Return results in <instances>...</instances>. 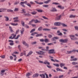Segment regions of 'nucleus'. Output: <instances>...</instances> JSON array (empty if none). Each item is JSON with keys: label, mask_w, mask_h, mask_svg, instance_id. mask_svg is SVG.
Listing matches in <instances>:
<instances>
[{"label": "nucleus", "mask_w": 78, "mask_h": 78, "mask_svg": "<svg viewBox=\"0 0 78 78\" xmlns=\"http://www.w3.org/2000/svg\"><path fill=\"white\" fill-rule=\"evenodd\" d=\"M42 17H43V19H48V18H47L45 16H43Z\"/></svg>", "instance_id": "338daca9"}, {"label": "nucleus", "mask_w": 78, "mask_h": 78, "mask_svg": "<svg viewBox=\"0 0 78 78\" xmlns=\"http://www.w3.org/2000/svg\"><path fill=\"white\" fill-rule=\"evenodd\" d=\"M50 2H51V0H48L47 1H44V3H45V4H47Z\"/></svg>", "instance_id": "ddd939ff"}, {"label": "nucleus", "mask_w": 78, "mask_h": 78, "mask_svg": "<svg viewBox=\"0 0 78 78\" xmlns=\"http://www.w3.org/2000/svg\"><path fill=\"white\" fill-rule=\"evenodd\" d=\"M9 30H10V32L11 33H14V31L12 30V27L11 26H9Z\"/></svg>", "instance_id": "6e6552de"}, {"label": "nucleus", "mask_w": 78, "mask_h": 78, "mask_svg": "<svg viewBox=\"0 0 78 78\" xmlns=\"http://www.w3.org/2000/svg\"><path fill=\"white\" fill-rule=\"evenodd\" d=\"M43 7H45V8H47V7H48V5H43Z\"/></svg>", "instance_id": "c03bdc74"}, {"label": "nucleus", "mask_w": 78, "mask_h": 78, "mask_svg": "<svg viewBox=\"0 0 78 78\" xmlns=\"http://www.w3.org/2000/svg\"><path fill=\"white\" fill-rule=\"evenodd\" d=\"M78 60V59L76 58H74L73 59V61H77Z\"/></svg>", "instance_id": "0e129e2a"}, {"label": "nucleus", "mask_w": 78, "mask_h": 78, "mask_svg": "<svg viewBox=\"0 0 78 78\" xmlns=\"http://www.w3.org/2000/svg\"><path fill=\"white\" fill-rule=\"evenodd\" d=\"M72 64L74 65H76V64H78V63L77 62H72Z\"/></svg>", "instance_id": "cd10ccee"}, {"label": "nucleus", "mask_w": 78, "mask_h": 78, "mask_svg": "<svg viewBox=\"0 0 78 78\" xmlns=\"http://www.w3.org/2000/svg\"><path fill=\"white\" fill-rule=\"evenodd\" d=\"M27 5V6H29V7H30V8H31V4H30V3H28L27 4H26Z\"/></svg>", "instance_id": "37998d69"}, {"label": "nucleus", "mask_w": 78, "mask_h": 78, "mask_svg": "<svg viewBox=\"0 0 78 78\" xmlns=\"http://www.w3.org/2000/svg\"><path fill=\"white\" fill-rule=\"evenodd\" d=\"M61 15L56 17V20H61Z\"/></svg>", "instance_id": "9d476101"}, {"label": "nucleus", "mask_w": 78, "mask_h": 78, "mask_svg": "<svg viewBox=\"0 0 78 78\" xmlns=\"http://www.w3.org/2000/svg\"><path fill=\"white\" fill-rule=\"evenodd\" d=\"M37 20H34V21L35 23H37Z\"/></svg>", "instance_id": "6e6d98bb"}, {"label": "nucleus", "mask_w": 78, "mask_h": 78, "mask_svg": "<svg viewBox=\"0 0 78 78\" xmlns=\"http://www.w3.org/2000/svg\"><path fill=\"white\" fill-rule=\"evenodd\" d=\"M42 34H37V35H36V37H39V36H42Z\"/></svg>", "instance_id": "412c9836"}, {"label": "nucleus", "mask_w": 78, "mask_h": 78, "mask_svg": "<svg viewBox=\"0 0 78 78\" xmlns=\"http://www.w3.org/2000/svg\"><path fill=\"white\" fill-rule=\"evenodd\" d=\"M54 25L55 26H60L61 25V22H57L55 23L54 24Z\"/></svg>", "instance_id": "f257e3e1"}, {"label": "nucleus", "mask_w": 78, "mask_h": 78, "mask_svg": "<svg viewBox=\"0 0 78 78\" xmlns=\"http://www.w3.org/2000/svg\"><path fill=\"white\" fill-rule=\"evenodd\" d=\"M21 23L23 27H24V25H25V22H24L22 20L21 21Z\"/></svg>", "instance_id": "2f4dec72"}, {"label": "nucleus", "mask_w": 78, "mask_h": 78, "mask_svg": "<svg viewBox=\"0 0 78 78\" xmlns=\"http://www.w3.org/2000/svg\"><path fill=\"white\" fill-rule=\"evenodd\" d=\"M0 57L1 58H3V59H4V58H5V55H2L0 56Z\"/></svg>", "instance_id": "49530a36"}, {"label": "nucleus", "mask_w": 78, "mask_h": 78, "mask_svg": "<svg viewBox=\"0 0 78 78\" xmlns=\"http://www.w3.org/2000/svg\"><path fill=\"white\" fill-rule=\"evenodd\" d=\"M37 13V12L35 11L31 12V14H32L33 15H35Z\"/></svg>", "instance_id": "5701e85b"}, {"label": "nucleus", "mask_w": 78, "mask_h": 78, "mask_svg": "<svg viewBox=\"0 0 78 78\" xmlns=\"http://www.w3.org/2000/svg\"><path fill=\"white\" fill-rule=\"evenodd\" d=\"M9 45H14V43H9Z\"/></svg>", "instance_id": "69168bd1"}, {"label": "nucleus", "mask_w": 78, "mask_h": 78, "mask_svg": "<svg viewBox=\"0 0 78 78\" xmlns=\"http://www.w3.org/2000/svg\"><path fill=\"white\" fill-rule=\"evenodd\" d=\"M66 52H67V54H70L72 53V51H67Z\"/></svg>", "instance_id": "4c0bfd02"}, {"label": "nucleus", "mask_w": 78, "mask_h": 78, "mask_svg": "<svg viewBox=\"0 0 78 78\" xmlns=\"http://www.w3.org/2000/svg\"><path fill=\"white\" fill-rule=\"evenodd\" d=\"M44 42H45V43H48L49 42V40L47 38H45L44 39Z\"/></svg>", "instance_id": "f8f14e48"}, {"label": "nucleus", "mask_w": 78, "mask_h": 78, "mask_svg": "<svg viewBox=\"0 0 78 78\" xmlns=\"http://www.w3.org/2000/svg\"><path fill=\"white\" fill-rule=\"evenodd\" d=\"M33 22H34V19L30 21L29 22V23H28V24L29 25H32V24H31V23H33Z\"/></svg>", "instance_id": "6ab92c4d"}, {"label": "nucleus", "mask_w": 78, "mask_h": 78, "mask_svg": "<svg viewBox=\"0 0 78 78\" xmlns=\"http://www.w3.org/2000/svg\"><path fill=\"white\" fill-rule=\"evenodd\" d=\"M37 11L39 12H43V10H42L37 9Z\"/></svg>", "instance_id": "c756f323"}, {"label": "nucleus", "mask_w": 78, "mask_h": 78, "mask_svg": "<svg viewBox=\"0 0 78 78\" xmlns=\"http://www.w3.org/2000/svg\"><path fill=\"white\" fill-rule=\"evenodd\" d=\"M23 44L25 45V46H27V47H28V44L25 41H23Z\"/></svg>", "instance_id": "1a4fd4ad"}, {"label": "nucleus", "mask_w": 78, "mask_h": 78, "mask_svg": "<svg viewBox=\"0 0 78 78\" xmlns=\"http://www.w3.org/2000/svg\"><path fill=\"white\" fill-rule=\"evenodd\" d=\"M46 48V49H45V51H49V47H48V46H47Z\"/></svg>", "instance_id": "393cba45"}, {"label": "nucleus", "mask_w": 78, "mask_h": 78, "mask_svg": "<svg viewBox=\"0 0 78 78\" xmlns=\"http://www.w3.org/2000/svg\"><path fill=\"white\" fill-rule=\"evenodd\" d=\"M24 55V53L23 52L21 53L20 54V56H23V55Z\"/></svg>", "instance_id": "bf43d9fd"}, {"label": "nucleus", "mask_w": 78, "mask_h": 78, "mask_svg": "<svg viewBox=\"0 0 78 78\" xmlns=\"http://www.w3.org/2000/svg\"><path fill=\"white\" fill-rule=\"evenodd\" d=\"M20 37V35H18L15 38V39H18Z\"/></svg>", "instance_id": "09e8293b"}, {"label": "nucleus", "mask_w": 78, "mask_h": 78, "mask_svg": "<svg viewBox=\"0 0 78 78\" xmlns=\"http://www.w3.org/2000/svg\"><path fill=\"white\" fill-rule=\"evenodd\" d=\"M35 31V29H32L31 31L30 32V33H33V32H34V31Z\"/></svg>", "instance_id": "de8ad7c7"}, {"label": "nucleus", "mask_w": 78, "mask_h": 78, "mask_svg": "<svg viewBox=\"0 0 78 78\" xmlns=\"http://www.w3.org/2000/svg\"><path fill=\"white\" fill-rule=\"evenodd\" d=\"M19 3V2H16L14 3V5H18Z\"/></svg>", "instance_id": "c9c22d12"}, {"label": "nucleus", "mask_w": 78, "mask_h": 78, "mask_svg": "<svg viewBox=\"0 0 78 78\" xmlns=\"http://www.w3.org/2000/svg\"><path fill=\"white\" fill-rule=\"evenodd\" d=\"M23 12H22V13H26L27 12H26V10L24 9H22V10H21Z\"/></svg>", "instance_id": "a878e982"}, {"label": "nucleus", "mask_w": 78, "mask_h": 78, "mask_svg": "<svg viewBox=\"0 0 78 78\" xmlns=\"http://www.w3.org/2000/svg\"><path fill=\"white\" fill-rule=\"evenodd\" d=\"M45 53V52H43L41 51H40L39 55H44V53Z\"/></svg>", "instance_id": "dca6fc26"}, {"label": "nucleus", "mask_w": 78, "mask_h": 78, "mask_svg": "<svg viewBox=\"0 0 78 78\" xmlns=\"http://www.w3.org/2000/svg\"><path fill=\"white\" fill-rule=\"evenodd\" d=\"M43 31H50V29H47V28H44L43 29Z\"/></svg>", "instance_id": "473e14b6"}, {"label": "nucleus", "mask_w": 78, "mask_h": 78, "mask_svg": "<svg viewBox=\"0 0 78 78\" xmlns=\"http://www.w3.org/2000/svg\"><path fill=\"white\" fill-rule=\"evenodd\" d=\"M25 16H31V14L29 13H26L24 14Z\"/></svg>", "instance_id": "72a5a7b5"}, {"label": "nucleus", "mask_w": 78, "mask_h": 78, "mask_svg": "<svg viewBox=\"0 0 78 78\" xmlns=\"http://www.w3.org/2000/svg\"><path fill=\"white\" fill-rule=\"evenodd\" d=\"M61 25L62 26V27H67V26L66 24H65L64 23H61Z\"/></svg>", "instance_id": "b1692460"}, {"label": "nucleus", "mask_w": 78, "mask_h": 78, "mask_svg": "<svg viewBox=\"0 0 78 78\" xmlns=\"http://www.w3.org/2000/svg\"><path fill=\"white\" fill-rule=\"evenodd\" d=\"M19 19V17H14L13 18V20H15V19H16V20H17V19Z\"/></svg>", "instance_id": "e2e57ef3"}, {"label": "nucleus", "mask_w": 78, "mask_h": 78, "mask_svg": "<svg viewBox=\"0 0 78 78\" xmlns=\"http://www.w3.org/2000/svg\"><path fill=\"white\" fill-rule=\"evenodd\" d=\"M40 42H44V39H41L40 40Z\"/></svg>", "instance_id": "680f3d73"}, {"label": "nucleus", "mask_w": 78, "mask_h": 78, "mask_svg": "<svg viewBox=\"0 0 78 78\" xmlns=\"http://www.w3.org/2000/svg\"><path fill=\"white\" fill-rule=\"evenodd\" d=\"M38 76H39V74H38V73H36L34 74L33 76V78H35V77H38Z\"/></svg>", "instance_id": "39448f33"}, {"label": "nucleus", "mask_w": 78, "mask_h": 78, "mask_svg": "<svg viewBox=\"0 0 78 78\" xmlns=\"http://www.w3.org/2000/svg\"><path fill=\"white\" fill-rule=\"evenodd\" d=\"M48 37L49 38H51V37H52V35H51L49 34L48 35Z\"/></svg>", "instance_id": "13d9d810"}, {"label": "nucleus", "mask_w": 78, "mask_h": 78, "mask_svg": "<svg viewBox=\"0 0 78 78\" xmlns=\"http://www.w3.org/2000/svg\"><path fill=\"white\" fill-rule=\"evenodd\" d=\"M74 28L76 30H78V26H75Z\"/></svg>", "instance_id": "864d4df0"}, {"label": "nucleus", "mask_w": 78, "mask_h": 78, "mask_svg": "<svg viewBox=\"0 0 78 78\" xmlns=\"http://www.w3.org/2000/svg\"><path fill=\"white\" fill-rule=\"evenodd\" d=\"M11 36H13V37H12V39H14V38H15V37H16V34H12Z\"/></svg>", "instance_id": "aec40b11"}, {"label": "nucleus", "mask_w": 78, "mask_h": 78, "mask_svg": "<svg viewBox=\"0 0 78 78\" xmlns=\"http://www.w3.org/2000/svg\"><path fill=\"white\" fill-rule=\"evenodd\" d=\"M32 53H33V52L30 51V52H29L28 53V55H27L26 56H27V57H28V56H29L30 55H31L32 54Z\"/></svg>", "instance_id": "f3484780"}, {"label": "nucleus", "mask_w": 78, "mask_h": 78, "mask_svg": "<svg viewBox=\"0 0 78 78\" xmlns=\"http://www.w3.org/2000/svg\"><path fill=\"white\" fill-rule=\"evenodd\" d=\"M11 24L13 26H17V25H18V24L17 23L16 24L15 23H11Z\"/></svg>", "instance_id": "4be33fe9"}, {"label": "nucleus", "mask_w": 78, "mask_h": 78, "mask_svg": "<svg viewBox=\"0 0 78 78\" xmlns=\"http://www.w3.org/2000/svg\"><path fill=\"white\" fill-rule=\"evenodd\" d=\"M30 74L31 73H27L26 74V76L27 77H28L29 76H30Z\"/></svg>", "instance_id": "c85d7f7f"}, {"label": "nucleus", "mask_w": 78, "mask_h": 78, "mask_svg": "<svg viewBox=\"0 0 78 78\" xmlns=\"http://www.w3.org/2000/svg\"><path fill=\"white\" fill-rule=\"evenodd\" d=\"M4 18H5V21L8 22L9 20V18L7 16H5Z\"/></svg>", "instance_id": "2eb2a0df"}, {"label": "nucleus", "mask_w": 78, "mask_h": 78, "mask_svg": "<svg viewBox=\"0 0 78 78\" xmlns=\"http://www.w3.org/2000/svg\"><path fill=\"white\" fill-rule=\"evenodd\" d=\"M48 53L49 54H52L53 53H55V52L54 49H51L49 50Z\"/></svg>", "instance_id": "f03ea898"}, {"label": "nucleus", "mask_w": 78, "mask_h": 78, "mask_svg": "<svg viewBox=\"0 0 78 78\" xmlns=\"http://www.w3.org/2000/svg\"><path fill=\"white\" fill-rule=\"evenodd\" d=\"M20 4L21 6H22V7H23V8H25L26 7L25 5H24V4L23 2H21L20 3Z\"/></svg>", "instance_id": "9b49d317"}, {"label": "nucleus", "mask_w": 78, "mask_h": 78, "mask_svg": "<svg viewBox=\"0 0 78 78\" xmlns=\"http://www.w3.org/2000/svg\"><path fill=\"white\" fill-rule=\"evenodd\" d=\"M19 11V8H15L14 9V11Z\"/></svg>", "instance_id": "ea45409f"}, {"label": "nucleus", "mask_w": 78, "mask_h": 78, "mask_svg": "<svg viewBox=\"0 0 78 78\" xmlns=\"http://www.w3.org/2000/svg\"><path fill=\"white\" fill-rule=\"evenodd\" d=\"M65 66V64L63 63H61L60 64V66L61 67V68H62V67L63 66Z\"/></svg>", "instance_id": "a211bd4d"}, {"label": "nucleus", "mask_w": 78, "mask_h": 78, "mask_svg": "<svg viewBox=\"0 0 78 78\" xmlns=\"http://www.w3.org/2000/svg\"><path fill=\"white\" fill-rule=\"evenodd\" d=\"M71 72H72V70H69V71L68 73V75H69L70 73H71Z\"/></svg>", "instance_id": "052dcab7"}, {"label": "nucleus", "mask_w": 78, "mask_h": 78, "mask_svg": "<svg viewBox=\"0 0 78 78\" xmlns=\"http://www.w3.org/2000/svg\"><path fill=\"white\" fill-rule=\"evenodd\" d=\"M7 12H13V10H12L8 9L7 10Z\"/></svg>", "instance_id": "79ce46f5"}, {"label": "nucleus", "mask_w": 78, "mask_h": 78, "mask_svg": "<svg viewBox=\"0 0 78 78\" xmlns=\"http://www.w3.org/2000/svg\"><path fill=\"white\" fill-rule=\"evenodd\" d=\"M69 17V18H75V16L72 15H70Z\"/></svg>", "instance_id": "a19ab883"}, {"label": "nucleus", "mask_w": 78, "mask_h": 78, "mask_svg": "<svg viewBox=\"0 0 78 78\" xmlns=\"http://www.w3.org/2000/svg\"><path fill=\"white\" fill-rule=\"evenodd\" d=\"M59 42H62V43H63V40L62 39H60L59 40Z\"/></svg>", "instance_id": "603ef678"}, {"label": "nucleus", "mask_w": 78, "mask_h": 78, "mask_svg": "<svg viewBox=\"0 0 78 78\" xmlns=\"http://www.w3.org/2000/svg\"><path fill=\"white\" fill-rule=\"evenodd\" d=\"M56 70H57V71H60V72H63V71L62 70V69H61L58 68H57Z\"/></svg>", "instance_id": "bb28decb"}, {"label": "nucleus", "mask_w": 78, "mask_h": 78, "mask_svg": "<svg viewBox=\"0 0 78 78\" xmlns=\"http://www.w3.org/2000/svg\"><path fill=\"white\" fill-rule=\"evenodd\" d=\"M62 31H65V32H67V30L64 29H62Z\"/></svg>", "instance_id": "3c124183"}, {"label": "nucleus", "mask_w": 78, "mask_h": 78, "mask_svg": "<svg viewBox=\"0 0 78 78\" xmlns=\"http://www.w3.org/2000/svg\"><path fill=\"white\" fill-rule=\"evenodd\" d=\"M57 34H58V36H61L62 35V34L61 32L59 30H58L57 32Z\"/></svg>", "instance_id": "423d86ee"}, {"label": "nucleus", "mask_w": 78, "mask_h": 78, "mask_svg": "<svg viewBox=\"0 0 78 78\" xmlns=\"http://www.w3.org/2000/svg\"><path fill=\"white\" fill-rule=\"evenodd\" d=\"M42 27H40L38 29V31H42Z\"/></svg>", "instance_id": "f704fd0d"}, {"label": "nucleus", "mask_w": 78, "mask_h": 78, "mask_svg": "<svg viewBox=\"0 0 78 78\" xmlns=\"http://www.w3.org/2000/svg\"><path fill=\"white\" fill-rule=\"evenodd\" d=\"M19 21V20L17 19V20H14V22H18Z\"/></svg>", "instance_id": "8fccbe9b"}, {"label": "nucleus", "mask_w": 78, "mask_h": 78, "mask_svg": "<svg viewBox=\"0 0 78 78\" xmlns=\"http://www.w3.org/2000/svg\"><path fill=\"white\" fill-rule=\"evenodd\" d=\"M69 36L70 37L72 41L75 40V36L70 35H69Z\"/></svg>", "instance_id": "20e7f679"}, {"label": "nucleus", "mask_w": 78, "mask_h": 78, "mask_svg": "<svg viewBox=\"0 0 78 78\" xmlns=\"http://www.w3.org/2000/svg\"><path fill=\"white\" fill-rule=\"evenodd\" d=\"M40 76L42 78H45V74H40Z\"/></svg>", "instance_id": "4468645a"}, {"label": "nucleus", "mask_w": 78, "mask_h": 78, "mask_svg": "<svg viewBox=\"0 0 78 78\" xmlns=\"http://www.w3.org/2000/svg\"><path fill=\"white\" fill-rule=\"evenodd\" d=\"M53 65L55 66H56V67H59V65L57 64H53Z\"/></svg>", "instance_id": "e433bc0d"}, {"label": "nucleus", "mask_w": 78, "mask_h": 78, "mask_svg": "<svg viewBox=\"0 0 78 78\" xmlns=\"http://www.w3.org/2000/svg\"><path fill=\"white\" fill-rule=\"evenodd\" d=\"M68 41V39H64V40H63V43H66V42H67Z\"/></svg>", "instance_id": "7c9ffc66"}, {"label": "nucleus", "mask_w": 78, "mask_h": 78, "mask_svg": "<svg viewBox=\"0 0 78 78\" xmlns=\"http://www.w3.org/2000/svg\"><path fill=\"white\" fill-rule=\"evenodd\" d=\"M6 71V70H1V73H3L5 72Z\"/></svg>", "instance_id": "5fc2aeb1"}, {"label": "nucleus", "mask_w": 78, "mask_h": 78, "mask_svg": "<svg viewBox=\"0 0 78 78\" xmlns=\"http://www.w3.org/2000/svg\"><path fill=\"white\" fill-rule=\"evenodd\" d=\"M43 64H47L48 65H50V62H48L47 60H46L44 61V62H43Z\"/></svg>", "instance_id": "0eeeda50"}, {"label": "nucleus", "mask_w": 78, "mask_h": 78, "mask_svg": "<svg viewBox=\"0 0 78 78\" xmlns=\"http://www.w3.org/2000/svg\"><path fill=\"white\" fill-rule=\"evenodd\" d=\"M52 4H54V5H59V4L56 2H53L52 3Z\"/></svg>", "instance_id": "4d7b16f0"}, {"label": "nucleus", "mask_w": 78, "mask_h": 78, "mask_svg": "<svg viewBox=\"0 0 78 78\" xmlns=\"http://www.w3.org/2000/svg\"><path fill=\"white\" fill-rule=\"evenodd\" d=\"M63 76V75H62L60 76H59L58 77V78H61Z\"/></svg>", "instance_id": "774afa93"}, {"label": "nucleus", "mask_w": 78, "mask_h": 78, "mask_svg": "<svg viewBox=\"0 0 78 78\" xmlns=\"http://www.w3.org/2000/svg\"><path fill=\"white\" fill-rule=\"evenodd\" d=\"M36 44V42L34 41L31 43L32 45H34V44Z\"/></svg>", "instance_id": "a18cd8bd"}, {"label": "nucleus", "mask_w": 78, "mask_h": 78, "mask_svg": "<svg viewBox=\"0 0 78 78\" xmlns=\"http://www.w3.org/2000/svg\"><path fill=\"white\" fill-rule=\"evenodd\" d=\"M12 56H13L15 57L14 60V61H16V59H17V57H16V55H13V54H12Z\"/></svg>", "instance_id": "58836bf2"}, {"label": "nucleus", "mask_w": 78, "mask_h": 78, "mask_svg": "<svg viewBox=\"0 0 78 78\" xmlns=\"http://www.w3.org/2000/svg\"><path fill=\"white\" fill-rule=\"evenodd\" d=\"M50 11L51 12H56L57 11V10L55 7H52L51 9L50 10Z\"/></svg>", "instance_id": "7ed1b4c3"}]
</instances>
